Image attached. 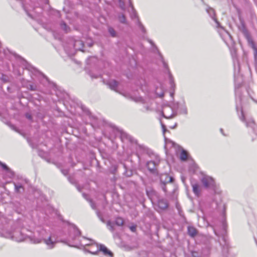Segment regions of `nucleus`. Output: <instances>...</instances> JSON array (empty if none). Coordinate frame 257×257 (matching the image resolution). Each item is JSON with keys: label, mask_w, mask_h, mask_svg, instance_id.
Segmentation results:
<instances>
[{"label": "nucleus", "mask_w": 257, "mask_h": 257, "mask_svg": "<svg viewBox=\"0 0 257 257\" xmlns=\"http://www.w3.org/2000/svg\"><path fill=\"white\" fill-rule=\"evenodd\" d=\"M48 235V232L45 229H41L37 231L34 236H30L29 239L34 243H39L44 241L49 236Z\"/></svg>", "instance_id": "obj_1"}, {"label": "nucleus", "mask_w": 257, "mask_h": 257, "mask_svg": "<svg viewBox=\"0 0 257 257\" xmlns=\"http://www.w3.org/2000/svg\"><path fill=\"white\" fill-rule=\"evenodd\" d=\"M92 246H95L96 247V249L94 251H92L91 250L89 251L90 253L93 254H96L99 251H101L103 252V254L108 256L109 257H113L112 252L108 249L107 247L103 244H98L96 243H92L91 244Z\"/></svg>", "instance_id": "obj_2"}, {"label": "nucleus", "mask_w": 257, "mask_h": 257, "mask_svg": "<svg viewBox=\"0 0 257 257\" xmlns=\"http://www.w3.org/2000/svg\"><path fill=\"white\" fill-rule=\"evenodd\" d=\"M73 46V50H69L66 46H64L65 51L69 54H72L74 53V50L83 51L82 48L84 46L83 42L81 40H75L74 42L72 41L71 44Z\"/></svg>", "instance_id": "obj_3"}, {"label": "nucleus", "mask_w": 257, "mask_h": 257, "mask_svg": "<svg viewBox=\"0 0 257 257\" xmlns=\"http://www.w3.org/2000/svg\"><path fill=\"white\" fill-rule=\"evenodd\" d=\"M160 182L161 187L163 190L165 192H167V189L165 185L167 183L169 182H172L173 181V178L169 176L168 174H162L160 176Z\"/></svg>", "instance_id": "obj_4"}, {"label": "nucleus", "mask_w": 257, "mask_h": 257, "mask_svg": "<svg viewBox=\"0 0 257 257\" xmlns=\"http://www.w3.org/2000/svg\"><path fill=\"white\" fill-rule=\"evenodd\" d=\"M114 224L118 226H121L123 225L124 221L121 217H117L115 219L114 223L110 221H108L106 223V225L109 230L111 232H113L115 230Z\"/></svg>", "instance_id": "obj_5"}, {"label": "nucleus", "mask_w": 257, "mask_h": 257, "mask_svg": "<svg viewBox=\"0 0 257 257\" xmlns=\"http://www.w3.org/2000/svg\"><path fill=\"white\" fill-rule=\"evenodd\" d=\"M114 130L116 133V135L119 136L122 142L128 141L132 142L133 141L132 137L122 130L118 128H115Z\"/></svg>", "instance_id": "obj_6"}, {"label": "nucleus", "mask_w": 257, "mask_h": 257, "mask_svg": "<svg viewBox=\"0 0 257 257\" xmlns=\"http://www.w3.org/2000/svg\"><path fill=\"white\" fill-rule=\"evenodd\" d=\"M201 182L206 188L213 187L215 182L213 179L209 176H205L201 179Z\"/></svg>", "instance_id": "obj_7"}, {"label": "nucleus", "mask_w": 257, "mask_h": 257, "mask_svg": "<svg viewBox=\"0 0 257 257\" xmlns=\"http://www.w3.org/2000/svg\"><path fill=\"white\" fill-rule=\"evenodd\" d=\"M222 239L224 241V244L222 245L221 256L227 257L229 249V243L224 236H223Z\"/></svg>", "instance_id": "obj_8"}, {"label": "nucleus", "mask_w": 257, "mask_h": 257, "mask_svg": "<svg viewBox=\"0 0 257 257\" xmlns=\"http://www.w3.org/2000/svg\"><path fill=\"white\" fill-rule=\"evenodd\" d=\"M159 161L155 162L150 161L147 162V167L148 170L152 173H156L157 169L156 167L158 165Z\"/></svg>", "instance_id": "obj_9"}, {"label": "nucleus", "mask_w": 257, "mask_h": 257, "mask_svg": "<svg viewBox=\"0 0 257 257\" xmlns=\"http://www.w3.org/2000/svg\"><path fill=\"white\" fill-rule=\"evenodd\" d=\"M80 231L75 225H73L72 230H70V237L71 239L74 240L77 237L80 236Z\"/></svg>", "instance_id": "obj_10"}, {"label": "nucleus", "mask_w": 257, "mask_h": 257, "mask_svg": "<svg viewBox=\"0 0 257 257\" xmlns=\"http://www.w3.org/2000/svg\"><path fill=\"white\" fill-rule=\"evenodd\" d=\"M43 242L47 245L49 249H52L55 246L56 243L55 241L52 239V237L50 235L45 238Z\"/></svg>", "instance_id": "obj_11"}, {"label": "nucleus", "mask_w": 257, "mask_h": 257, "mask_svg": "<svg viewBox=\"0 0 257 257\" xmlns=\"http://www.w3.org/2000/svg\"><path fill=\"white\" fill-rule=\"evenodd\" d=\"M206 12L209 15V16L212 18V19L215 22V23L217 24V27H220L219 23L215 17L214 10L211 8H208L206 9Z\"/></svg>", "instance_id": "obj_12"}, {"label": "nucleus", "mask_w": 257, "mask_h": 257, "mask_svg": "<svg viewBox=\"0 0 257 257\" xmlns=\"http://www.w3.org/2000/svg\"><path fill=\"white\" fill-rule=\"evenodd\" d=\"M158 207L162 210L166 209L168 206L167 201L164 199H159L158 202Z\"/></svg>", "instance_id": "obj_13"}, {"label": "nucleus", "mask_w": 257, "mask_h": 257, "mask_svg": "<svg viewBox=\"0 0 257 257\" xmlns=\"http://www.w3.org/2000/svg\"><path fill=\"white\" fill-rule=\"evenodd\" d=\"M164 110L165 111H171L172 112V113L170 114H168L167 115H165L164 114V112H163V115L164 117H166L167 118H171L174 117L175 116H176L177 115L176 111H174L172 109V108H171V107H167L165 108Z\"/></svg>", "instance_id": "obj_14"}, {"label": "nucleus", "mask_w": 257, "mask_h": 257, "mask_svg": "<svg viewBox=\"0 0 257 257\" xmlns=\"http://www.w3.org/2000/svg\"><path fill=\"white\" fill-rule=\"evenodd\" d=\"M107 85L111 89L117 91L116 90V88L117 86L118 82L114 80H110L107 82Z\"/></svg>", "instance_id": "obj_15"}, {"label": "nucleus", "mask_w": 257, "mask_h": 257, "mask_svg": "<svg viewBox=\"0 0 257 257\" xmlns=\"http://www.w3.org/2000/svg\"><path fill=\"white\" fill-rule=\"evenodd\" d=\"M197 231L196 229L192 226L188 227V233L191 237H194L196 235Z\"/></svg>", "instance_id": "obj_16"}, {"label": "nucleus", "mask_w": 257, "mask_h": 257, "mask_svg": "<svg viewBox=\"0 0 257 257\" xmlns=\"http://www.w3.org/2000/svg\"><path fill=\"white\" fill-rule=\"evenodd\" d=\"M192 186L193 188V191L194 193L197 196L199 195L200 194V189L199 186L197 183L192 184Z\"/></svg>", "instance_id": "obj_17"}, {"label": "nucleus", "mask_w": 257, "mask_h": 257, "mask_svg": "<svg viewBox=\"0 0 257 257\" xmlns=\"http://www.w3.org/2000/svg\"><path fill=\"white\" fill-rule=\"evenodd\" d=\"M168 73H169V79H170V83L171 85V87L174 89L175 88V84L174 83V81L173 76H172V74H171L170 71H169Z\"/></svg>", "instance_id": "obj_18"}, {"label": "nucleus", "mask_w": 257, "mask_h": 257, "mask_svg": "<svg viewBox=\"0 0 257 257\" xmlns=\"http://www.w3.org/2000/svg\"><path fill=\"white\" fill-rule=\"evenodd\" d=\"M14 186H15V191L17 193L20 192V189H22L23 190H24V188L23 186L20 184H17L16 183H14Z\"/></svg>", "instance_id": "obj_19"}, {"label": "nucleus", "mask_w": 257, "mask_h": 257, "mask_svg": "<svg viewBox=\"0 0 257 257\" xmlns=\"http://www.w3.org/2000/svg\"><path fill=\"white\" fill-rule=\"evenodd\" d=\"M180 158L182 161H186L187 160V153L185 151L183 150L181 152V153L180 154Z\"/></svg>", "instance_id": "obj_20"}, {"label": "nucleus", "mask_w": 257, "mask_h": 257, "mask_svg": "<svg viewBox=\"0 0 257 257\" xmlns=\"http://www.w3.org/2000/svg\"><path fill=\"white\" fill-rule=\"evenodd\" d=\"M246 125L247 127H253L254 125V121L252 119H249L246 121Z\"/></svg>", "instance_id": "obj_21"}, {"label": "nucleus", "mask_w": 257, "mask_h": 257, "mask_svg": "<svg viewBox=\"0 0 257 257\" xmlns=\"http://www.w3.org/2000/svg\"><path fill=\"white\" fill-rule=\"evenodd\" d=\"M131 99L136 101V102H140L142 103H144V99L142 97H131Z\"/></svg>", "instance_id": "obj_22"}, {"label": "nucleus", "mask_w": 257, "mask_h": 257, "mask_svg": "<svg viewBox=\"0 0 257 257\" xmlns=\"http://www.w3.org/2000/svg\"><path fill=\"white\" fill-rule=\"evenodd\" d=\"M108 30V32L112 37H114L116 36V32L112 28L109 27Z\"/></svg>", "instance_id": "obj_23"}, {"label": "nucleus", "mask_w": 257, "mask_h": 257, "mask_svg": "<svg viewBox=\"0 0 257 257\" xmlns=\"http://www.w3.org/2000/svg\"><path fill=\"white\" fill-rule=\"evenodd\" d=\"M118 20L121 23L125 24L126 22L125 17L124 15L122 14L118 17Z\"/></svg>", "instance_id": "obj_24"}, {"label": "nucleus", "mask_w": 257, "mask_h": 257, "mask_svg": "<svg viewBox=\"0 0 257 257\" xmlns=\"http://www.w3.org/2000/svg\"><path fill=\"white\" fill-rule=\"evenodd\" d=\"M0 165L6 171H10V172H11L10 171V168L5 164H4L2 162H0Z\"/></svg>", "instance_id": "obj_25"}, {"label": "nucleus", "mask_w": 257, "mask_h": 257, "mask_svg": "<svg viewBox=\"0 0 257 257\" xmlns=\"http://www.w3.org/2000/svg\"><path fill=\"white\" fill-rule=\"evenodd\" d=\"M61 27L63 30L65 31L66 32L68 31V27L65 23L62 22L61 23Z\"/></svg>", "instance_id": "obj_26"}, {"label": "nucleus", "mask_w": 257, "mask_h": 257, "mask_svg": "<svg viewBox=\"0 0 257 257\" xmlns=\"http://www.w3.org/2000/svg\"><path fill=\"white\" fill-rule=\"evenodd\" d=\"M28 88L32 91H35L37 90V86L33 84H29Z\"/></svg>", "instance_id": "obj_27"}, {"label": "nucleus", "mask_w": 257, "mask_h": 257, "mask_svg": "<svg viewBox=\"0 0 257 257\" xmlns=\"http://www.w3.org/2000/svg\"><path fill=\"white\" fill-rule=\"evenodd\" d=\"M10 171L11 172H10V171H6L8 173V176H9V178H12L14 175H15V173L14 172L11 170L10 169Z\"/></svg>", "instance_id": "obj_28"}, {"label": "nucleus", "mask_w": 257, "mask_h": 257, "mask_svg": "<svg viewBox=\"0 0 257 257\" xmlns=\"http://www.w3.org/2000/svg\"><path fill=\"white\" fill-rule=\"evenodd\" d=\"M97 215L102 222H105V221H104L103 217L102 216L101 214H100V213L99 212H98V211L97 212Z\"/></svg>", "instance_id": "obj_29"}, {"label": "nucleus", "mask_w": 257, "mask_h": 257, "mask_svg": "<svg viewBox=\"0 0 257 257\" xmlns=\"http://www.w3.org/2000/svg\"><path fill=\"white\" fill-rule=\"evenodd\" d=\"M89 203L90 204V205H91V207H92V208L93 209H96V206H95V203L92 201V200L91 199L89 200Z\"/></svg>", "instance_id": "obj_30"}, {"label": "nucleus", "mask_w": 257, "mask_h": 257, "mask_svg": "<svg viewBox=\"0 0 257 257\" xmlns=\"http://www.w3.org/2000/svg\"><path fill=\"white\" fill-rule=\"evenodd\" d=\"M119 4L120 6V7L124 10V3L121 0H119Z\"/></svg>", "instance_id": "obj_31"}, {"label": "nucleus", "mask_w": 257, "mask_h": 257, "mask_svg": "<svg viewBox=\"0 0 257 257\" xmlns=\"http://www.w3.org/2000/svg\"><path fill=\"white\" fill-rule=\"evenodd\" d=\"M240 119L242 121H245V117H244V115L243 114V111H241V116H240Z\"/></svg>", "instance_id": "obj_32"}, {"label": "nucleus", "mask_w": 257, "mask_h": 257, "mask_svg": "<svg viewBox=\"0 0 257 257\" xmlns=\"http://www.w3.org/2000/svg\"><path fill=\"white\" fill-rule=\"evenodd\" d=\"M156 94L158 95L160 97H162L164 96V93L163 92L161 91L160 93H159L158 92H156Z\"/></svg>", "instance_id": "obj_33"}, {"label": "nucleus", "mask_w": 257, "mask_h": 257, "mask_svg": "<svg viewBox=\"0 0 257 257\" xmlns=\"http://www.w3.org/2000/svg\"><path fill=\"white\" fill-rule=\"evenodd\" d=\"M139 26L140 27V28L141 29L142 31L143 32H145V28L143 26V25L140 22H139Z\"/></svg>", "instance_id": "obj_34"}, {"label": "nucleus", "mask_w": 257, "mask_h": 257, "mask_svg": "<svg viewBox=\"0 0 257 257\" xmlns=\"http://www.w3.org/2000/svg\"><path fill=\"white\" fill-rule=\"evenodd\" d=\"M83 197L86 199L88 201H89L90 200H91L90 199H89L88 198V196L87 194H85V193H83L82 194Z\"/></svg>", "instance_id": "obj_35"}, {"label": "nucleus", "mask_w": 257, "mask_h": 257, "mask_svg": "<svg viewBox=\"0 0 257 257\" xmlns=\"http://www.w3.org/2000/svg\"><path fill=\"white\" fill-rule=\"evenodd\" d=\"M192 257H199L197 252L195 251L192 252Z\"/></svg>", "instance_id": "obj_36"}, {"label": "nucleus", "mask_w": 257, "mask_h": 257, "mask_svg": "<svg viewBox=\"0 0 257 257\" xmlns=\"http://www.w3.org/2000/svg\"><path fill=\"white\" fill-rule=\"evenodd\" d=\"M162 129H163V133L164 134L165 133L166 131H167V130L166 128L165 125L164 124H163V123H162Z\"/></svg>", "instance_id": "obj_37"}, {"label": "nucleus", "mask_w": 257, "mask_h": 257, "mask_svg": "<svg viewBox=\"0 0 257 257\" xmlns=\"http://www.w3.org/2000/svg\"><path fill=\"white\" fill-rule=\"evenodd\" d=\"M131 231L133 232H135L136 230V226H132L130 227Z\"/></svg>", "instance_id": "obj_38"}, {"label": "nucleus", "mask_w": 257, "mask_h": 257, "mask_svg": "<svg viewBox=\"0 0 257 257\" xmlns=\"http://www.w3.org/2000/svg\"><path fill=\"white\" fill-rule=\"evenodd\" d=\"M26 117H27V118H28L29 119H30V120H31V119H32V117L30 113H26Z\"/></svg>", "instance_id": "obj_39"}, {"label": "nucleus", "mask_w": 257, "mask_h": 257, "mask_svg": "<svg viewBox=\"0 0 257 257\" xmlns=\"http://www.w3.org/2000/svg\"><path fill=\"white\" fill-rule=\"evenodd\" d=\"M62 172L64 175H67L68 173V171L67 170H62Z\"/></svg>", "instance_id": "obj_40"}, {"label": "nucleus", "mask_w": 257, "mask_h": 257, "mask_svg": "<svg viewBox=\"0 0 257 257\" xmlns=\"http://www.w3.org/2000/svg\"><path fill=\"white\" fill-rule=\"evenodd\" d=\"M129 5L132 8L133 11H135L134 8L133 6L132 3L131 2V0H129Z\"/></svg>", "instance_id": "obj_41"}, {"label": "nucleus", "mask_w": 257, "mask_h": 257, "mask_svg": "<svg viewBox=\"0 0 257 257\" xmlns=\"http://www.w3.org/2000/svg\"><path fill=\"white\" fill-rule=\"evenodd\" d=\"M163 65H164V67L166 68H168V65L163 60Z\"/></svg>", "instance_id": "obj_42"}, {"label": "nucleus", "mask_w": 257, "mask_h": 257, "mask_svg": "<svg viewBox=\"0 0 257 257\" xmlns=\"http://www.w3.org/2000/svg\"><path fill=\"white\" fill-rule=\"evenodd\" d=\"M147 195L149 196L150 193L152 192V191H149L148 190H146Z\"/></svg>", "instance_id": "obj_43"}, {"label": "nucleus", "mask_w": 257, "mask_h": 257, "mask_svg": "<svg viewBox=\"0 0 257 257\" xmlns=\"http://www.w3.org/2000/svg\"><path fill=\"white\" fill-rule=\"evenodd\" d=\"M145 109H146V110L147 111H148V110H150V107L149 106H148L145 107Z\"/></svg>", "instance_id": "obj_44"}, {"label": "nucleus", "mask_w": 257, "mask_h": 257, "mask_svg": "<svg viewBox=\"0 0 257 257\" xmlns=\"http://www.w3.org/2000/svg\"><path fill=\"white\" fill-rule=\"evenodd\" d=\"M133 17H136L137 16H136V12H134V14L132 16V17L133 18Z\"/></svg>", "instance_id": "obj_45"}, {"label": "nucleus", "mask_w": 257, "mask_h": 257, "mask_svg": "<svg viewBox=\"0 0 257 257\" xmlns=\"http://www.w3.org/2000/svg\"><path fill=\"white\" fill-rule=\"evenodd\" d=\"M177 126V123H176L174 125H173L172 127H171V128H174L176 127Z\"/></svg>", "instance_id": "obj_46"}, {"label": "nucleus", "mask_w": 257, "mask_h": 257, "mask_svg": "<svg viewBox=\"0 0 257 257\" xmlns=\"http://www.w3.org/2000/svg\"><path fill=\"white\" fill-rule=\"evenodd\" d=\"M174 94V92H171V93H170V95H171L172 97H173Z\"/></svg>", "instance_id": "obj_47"}, {"label": "nucleus", "mask_w": 257, "mask_h": 257, "mask_svg": "<svg viewBox=\"0 0 257 257\" xmlns=\"http://www.w3.org/2000/svg\"><path fill=\"white\" fill-rule=\"evenodd\" d=\"M214 232L215 234L217 236H219V235H218V233L216 232V231H215V230H214Z\"/></svg>", "instance_id": "obj_48"}, {"label": "nucleus", "mask_w": 257, "mask_h": 257, "mask_svg": "<svg viewBox=\"0 0 257 257\" xmlns=\"http://www.w3.org/2000/svg\"><path fill=\"white\" fill-rule=\"evenodd\" d=\"M90 250L92 251H94L95 250H93V248H91L90 249ZM89 251H90V250H88L87 251L90 252Z\"/></svg>", "instance_id": "obj_49"}, {"label": "nucleus", "mask_w": 257, "mask_h": 257, "mask_svg": "<svg viewBox=\"0 0 257 257\" xmlns=\"http://www.w3.org/2000/svg\"><path fill=\"white\" fill-rule=\"evenodd\" d=\"M149 42L151 44H153V42L151 41V40H149Z\"/></svg>", "instance_id": "obj_50"}, {"label": "nucleus", "mask_w": 257, "mask_h": 257, "mask_svg": "<svg viewBox=\"0 0 257 257\" xmlns=\"http://www.w3.org/2000/svg\"><path fill=\"white\" fill-rule=\"evenodd\" d=\"M92 78L94 77V78H97V76H93L92 75L91 76Z\"/></svg>", "instance_id": "obj_51"}, {"label": "nucleus", "mask_w": 257, "mask_h": 257, "mask_svg": "<svg viewBox=\"0 0 257 257\" xmlns=\"http://www.w3.org/2000/svg\"><path fill=\"white\" fill-rule=\"evenodd\" d=\"M251 43H252V45H253V48H254V45H253V42H252V41H251Z\"/></svg>", "instance_id": "obj_52"}, {"label": "nucleus", "mask_w": 257, "mask_h": 257, "mask_svg": "<svg viewBox=\"0 0 257 257\" xmlns=\"http://www.w3.org/2000/svg\"><path fill=\"white\" fill-rule=\"evenodd\" d=\"M220 132L223 134V133H222V132H223V130H222V128H221V129H220Z\"/></svg>", "instance_id": "obj_53"}, {"label": "nucleus", "mask_w": 257, "mask_h": 257, "mask_svg": "<svg viewBox=\"0 0 257 257\" xmlns=\"http://www.w3.org/2000/svg\"><path fill=\"white\" fill-rule=\"evenodd\" d=\"M77 189H78V190H79V191H80V188H78H78H77Z\"/></svg>", "instance_id": "obj_54"}]
</instances>
